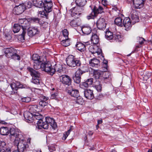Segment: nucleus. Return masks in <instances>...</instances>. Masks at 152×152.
Instances as JSON below:
<instances>
[{
	"instance_id": "f257e3e1",
	"label": "nucleus",
	"mask_w": 152,
	"mask_h": 152,
	"mask_svg": "<svg viewBox=\"0 0 152 152\" xmlns=\"http://www.w3.org/2000/svg\"><path fill=\"white\" fill-rule=\"evenodd\" d=\"M4 52L6 57L14 60H20V56L17 54L16 49L13 48H7L4 50Z\"/></svg>"
},
{
	"instance_id": "f03ea898",
	"label": "nucleus",
	"mask_w": 152,
	"mask_h": 152,
	"mask_svg": "<svg viewBox=\"0 0 152 152\" xmlns=\"http://www.w3.org/2000/svg\"><path fill=\"white\" fill-rule=\"evenodd\" d=\"M27 69L32 77V83L36 84H39L40 73L31 68L29 67Z\"/></svg>"
},
{
	"instance_id": "7ed1b4c3",
	"label": "nucleus",
	"mask_w": 152,
	"mask_h": 152,
	"mask_svg": "<svg viewBox=\"0 0 152 152\" xmlns=\"http://www.w3.org/2000/svg\"><path fill=\"white\" fill-rule=\"evenodd\" d=\"M66 62L68 65L71 67L79 66L81 64L80 61L72 55L68 56L66 59Z\"/></svg>"
},
{
	"instance_id": "20e7f679",
	"label": "nucleus",
	"mask_w": 152,
	"mask_h": 152,
	"mask_svg": "<svg viewBox=\"0 0 152 152\" xmlns=\"http://www.w3.org/2000/svg\"><path fill=\"white\" fill-rule=\"evenodd\" d=\"M34 119L39 120L37 124V127L39 129L43 128L45 129H48V125L46 123H44L42 120L43 117L42 115H34Z\"/></svg>"
},
{
	"instance_id": "39448f33",
	"label": "nucleus",
	"mask_w": 152,
	"mask_h": 152,
	"mask_svg": "<svg viewBox=\"0 0 152 152\" xmlns=\"http://www.w3.org/2000/svg\"><path fill=\"white\" fill-rule=\"evenodd\" d=\"M32 59L34 62L33 67L36 69H40V64L42 63L43 59L37 54H33L32 57Z\"/></svg>"
},
{
	"instance_id": "423d86ee",
	"label": "nucleus",
	"mask_w": 152,
	"mask_h": 152,
	"mask_svg": "<svg viewBox=\"0 0 152 152\" xmlns=\"http://www.w3.org/2000/svg\"><path fill=\"white\" fill-rule=\"evenodd\" d=\"M40 68L42 71H44L48 73L51 75H52V70L53 69L52 67V65L49 62H47L43 63L42 62L40 64Z\"/></svg>"
},
{
	"instance_id": "0eeeda50",
	"label": "nucleus",
	"mask_w": 152,
	"mask_h": 152,
	"mask_svg": "<svg viewBox=\"0 0 152 152\" xmlns=\"http://www.w3.org/2000/svg\"><path fill=\"white\" fill-rule=\"evenodd\" d=\"M60 81L65 85L68 86L71 85L72 79L67 75H63L60 77Z\"/></svg>"
},
{
	"instance_id": "6e6552de",
	"label": "nucleus",
	"mask_w": 152,
	"mask_h": 152,
	"mask_svg": "<svg viewBox=\"0 0 152 152\" xmlns=\"http://www.w3.org/2000/svg\"><path fill=\"white\" fill-rule=\"evenodd\" d=\"M43 6L45 11L50 12L52 11L53 3L51 0H44Z\"/></svg>"
},
{
	"instance_id": "1a4fd4ad",
	"label": "nucleus",
	"mask_w": 152,
	"mask_h": 152,
	"mask_svg": "<svg viewBox=\"0 0 152 152\" xmlns=\"http://www.w3.org/2000/svg\"><path fill=\"white\" fill-rule=\"evenodd\" d=\"M15 144L17 146L20 152H23L28 146L25 141H19Z\"/></svg>"
},
{
	"instance_id": "9d476101",
	"label": "nucleus",
	"mask_w": 152,
	"mask_h": 152,
	"mask_svg": "<svg viewBox=\"0 0 152 152\" xmlns=\"http://www.w3.org/2000/svg\"><path fill=\"white\" fill-rule=\"evenodd\" d=\"M45 119V122H44V123H47L48 125V128L49 125H50L52 128L54 129H55L57 127L56 124L53 118L47 117H46Z\"/></svg>"
},
{
	"instance_id": "9b49d317",
	"label": "nucleus",
	"mask_w": 152,
	"mask_h": 152,
	"mask_svg": "<svg viewBox=\"0 0 152 152\" xmlns=\"http://www.w3.org/2000/svg\"><path fill=\"white\" fill-rule=\"evenodd\" d=\"M86 71H83L80 69H78L75 72V76L73 77V79L75 83L78 84L80 82L81 75L83 72Z\"/></svg>"
},
{
	"instance_id": "f8f14e48",
	"label": "nucleus",
	"mask_w": 152,
	"mask_h": 152,
	"mask_svg": "<svg viewBox=\"0 0 152 152\" xmlns=\"http://www.w3.org/2000/svg\"><path fill=\"white\" fill-rule=\"evenodd\" d=\"M97 27L99 29L103 30L105 28L106 24L105 20L103 18H100L96 22Z\"/></svg>"
},
{
	"instance_id": "ddd939ff",
	"label": "nucleus",
	"mask_w": 152,
	"mask_h": 152,
	"mask_svg": "<svg viewBox=\"0 0 152 152\" xmlns=\"http://www.w3.org/2000/svg\"><path fill=\"white\" fill-rule=\"evenodd\" d=\"M66 91L69 95L75 98L79 96V92L77 90L67 88H66Z\"/></svg>"
},
{
	"instance_id": "4468645a",
	"label": "nucleus",
	"mask_w": 152,
	"mask_h": 152,
	"mask_svg": "<svg viewBox=\"0 0 152 152\" xmlns=\"http://www.w3.org/2000/svg\"><path fill=\"white\" fill-rule=\"evenodd\" d=\"M135 8L140 9L142 8L146 0H131Z\"/></svg>"
},
{
	"instance_id": "2eb2a0df",
	"label": "nucleus",
	"mask_w": 152,
	"mask_h": 152,
	"mask_svg": "<svg viewBox=\"0 0 152 152\" xmlns=\"http://www.w3.org/2000/svg\"><path fill=\"white\" fill-rule=\"evenodd\" d=\"M52 71L51 72L52 75L54 74L56 71L59 73H61L63 72V67L59 63L57 62L55 64L54 68H53Z\"/></svg>"
},
{
	"instance_id": "dca6fc26",
	"label": "nucleus",
	"mask_w": 152,
	"mask_h": 152,
	"mask_svg": "<svg viewBox=\"0 0 152 152\" xmlns=\"http://www.w3.org/2000/svg\"><path fill=\"white\" fill-rule=\"evenodd\" d=\"M123 26L125 28L126 30L128 31L132 27L130 19L129 17L125 18L123 20Z\"/></svg>"
},
{
	"instance_id": "f3484780",
	"label": "nucleus",
	"mask_w": 152,
	"mask_h": 152,
	"mask_svg": "<svg viewBox=\"0 0 152 152\" xmlns=\"http://www.w3.org/2000/svg\"><path fill=\"white\" fill-rule=\"evenodd\" d=\"M10 86L13 91H17L19 88H25L20 82L18 81L12 82Z\"/></svg>"
},
{
	"instance_id": "a211bd4d",
	"label": "nucleus",
	"mask_w": 152,
	"mask_h": 152,
	"mask_svg": "<svg viewBox=\"0 0 152 152\" xmlns=\"http://www.w3.org/2000/svg\"><path fill=\"white\" fill-rule=\"evenodd\" d=\"M24 7L21 5L16 6L13 9L14 13L16 15L21 14L24 11Z\"/></svg>"
},
{
	"instance_id": "6ab92c4d",
	"label": "nucleus",
	"mask_w": 152,
	"mask_h": 152,
	"mask_svg": "<svg viewBox=\"0 0 152 152\" xmlns=\"http://www.w3.org/2000/svg\"><path fill=\"white\" fill-rule=\"evenodd\" d=\"M39 31L37 27L30 28L28 32L29 36L31 37L34 36L39 33Z\"/></svg>"
},
{
	"instance_id": "aec40b11",
	"label": "nucleus",
	"mask_w": 152,
	"mask_h": 152,
	"mask_svg": "<svg viewBox=\"0 0 152 152\" xmlns=\"http://www.w3.org/2000/svg\"><path fill=\"white\" fill-rule=\"evenodd\" d=\"M85 97L88 99H92L94 98L93 91L90 89H87L84 91Z\"/></svg>"
},
{
	"instance_id": "412c9836",
	"label": "nucleus",
	"mask_w": 152,
	"mask_h": 152,
	"mask_svg": "<svg viewBox=\"0 0 152 152\" xmlns=\"http://www.w3.org/2000/svg\"><path fill=\"white\" fill-rule=\"evenodd\" d=\"M22 29V33L19 35L18 37V39L20 41H23L25 40V35L26 34V28L24 26H21Z\"/></svg>"
},
{
	"instance_id": "4be33fe9",
	"label": "nucleus",
	"mask_w": 152,
	"mask_h": 152,
	"mask_svg": "<svg viewBox=\"0 0 152 152\" xmlns=\"http://www.w3.org/2000/svg\"><path fill=\"white\" fill-rule=\"evenodd\" d=\"M24 119L28 123L32 122L34 120L33 115H23Z\"/></svg>"
},
{
	"instance_id": "5701e85b",
	"label": "nucleus",
	"mask_w": 152,
	"mask_h": 152,
	"mask_svg": "<svg viewBox=\"0 0 152 152\" xmlns=\"http://www.w3.org/2000/svg\"><path fill=\"white\" fill-rule=\"evenodd\" d=\"M41 111V110H38V106L36 105L32 106L30 108L29 113L30 114H33L34 113L39 114Z\"/></svg>"
},
{
	"instance_id": "b1692460",
	"label": "nucleus",
	"mask_w": 152,
	"mask_h": 152,
	"mask_svg": "<svg viewBox=\"0 0 152 152\" xmlns=\"http://www.w3.org/2000/svg\"><path fill=\"white\" fill-rule=\"evenodd\" d=\"M89 64L92 67H98L99 63V60L95 58H94L90 60Z\"/></svg>"
},
{
	"instance_id": "393cba45",
	"label": "nucleus",
	"mask_w": 152,
	"mask_h": 152,
	"mask_svg": "<svg viewBox=\"0 0 152 152\" xmlns=\"http://www.w3.org/2000/svg\"><path fill=\"white\" fill-rule=\"evenodd\" d=\"M81 30L83 34H88L91 33V28L89 26H84L82 28Z\"/></svg>"
},
{
	"instance_id": "a878e982",
	"label": "nucleus",
	"mask_w": 152,
	"mask_h": 152,
	"mask_svg": "<svg viewBox=\"0 0 152 152\" xmlns=\"http://www.w3.org/2000/svg\"><path fill=\"white\" fill-rule=\"evenodd\" d=\"M93 12L95 13L96 16L99 13H101L104 12V9L101 6H99L98 8L94 6L93 10Z\"/></svg>"
},
{
	"instance_id": "bb28decb",
	"label": "nucleus",
	"mask_w": 152,
	"mask_h": 152,
	"mask_svg": "<svg viewBox=\"0 0 152 152\" xmlns=\"http://www.w3.org/2000/svg\"><path fill=\"white\" fill-rule=\"evenodd\" d=\"M33 5L38 7L40 8L43 7V2L42 0H32Z\"/></svg>"
},
{
	"instance_id": "cd10ccee",
	"label": "nucleus",
	"mask_w": 152,
	"mask_h": 152,
	"mask_svg": "<svg viewBox=\"0 0 152 152\" xmlns=\"http://www.w3.org/2000/svg\"><path fill=\"white\" fill-rule=\"evenodd\" d=\"M77 49L80 52L84 51L86 50V45L81 42H78L76 45Z\"/></svg>"
},
{
	"instance_id": "c85d7f7f",
	"label": "nucleus",
	"mask_w": 152,
	"mask_h": 152,
	"mask_svg": "<svg viewBox=\"0 0 152 152\" xmlns=\"http://www.w3.org/2000/svg\"><path fill=\"white\" fill-rule=\"evenodd\" d=\"M99 41V39L97 35L96 34H93L91 39V42L96 45L98 43Z\"/></svg>"
},
{
	"instance_id": "c756f323",
	"label": "nucleus",
	"mask_w": 152,
	"mask_h": 152,
	"mask_svg": "<svg viewBox=\"0 0 152 152\" xmlns=\"http://www.w3.org/2000/svg\"><path fill=\"white\" fill-rule=\"evenodd\" d=\"M0 133L2 135H5L9 133V129L7 127H1L0 129Z\"/></svg>"
},
{
	"instance_id": "7c9ffc66",
	"label": "nucleus",
	"mask_w": 152,
	"mask_h": 152,
	"mask_svg": "<svg viewBox=\"0 0 152 152\" xmlns=\"http://www.w3.org/2000/svg\"><path fill=\"white\" fill-rule=\"evenodd\" d=\"M115 23L118 26H122L123 25V20L120 17H117L115 20Z\"/></svg>"
},
{
	"instance_id": "2f4dec72",
	"label": "nucleus",
	"mask_w": 152,
	"mask_h": 152,
	"mask_svg": "<svg viewBox=\"0 0 152 152\" xmlns=\"http://www.w3.org/2000/svg\"><path fill=\"white\" fill-rule=\"evenodd\" d=\"M103 77H102V80L105 83L110 81L111 78L109 77L110 73L108 72H105L103 74Z\"/></svg>"
},
{
	"instance_id": "473e14b6",
	"label": "nucleus",
	"mask_w": 152,
	"mask_h": 152,
	"mask_svg": "<svg viewBox=\"0 0 152 152\" xmlns=\"http://www.w3.org/2000/svg\"><path fill=\"white\" fill-rule=\"evenodd\" d=\"M61 44L64 47H67L70 45V39L69 38H65L61 41Z\"/></svg>"
},
{
	"instance_id": "72a5a7b5",
	"label": "nucleus",
	"mask_w": 152,
	"mask_h": 152,
	"mask_svg": "<svg viewBox=\"0 0 152 152\" xmlns=\"http://www.w3.org/2000/svg\"><path fill=\"white\" fill-rule=\"evenodd\" d=\"M101 72L98 70H94L93 72L94 77L96 79L99 78L101 75Z\"/></svg>"
},
{
	"instance_id": "f704fd0d",
	"label": "nucleus",
	"mask_w": 152,
	"mask_h": 152,
	"mask_svg": "<svg viewBox=\"0 0 152 152\" xmlns=\"http://www.w3.org/2000/svg\"><path fill=\"white\" fill-rule=\"evenodd\" d=\"M9 133H10L11 137H15L17 136L18 132L15 129L13 128H10L9 129Z\"/></svg>"
},
{
	"instance_id": "c9c22d12",
	"label": "nucleus",
	"mask_w": 152,
	"mask_h": 152,
	"mask_svg": "<svg viewBox=\"0 0 152 152\" xmlns=\"http://www.w3.org/2000/svg\"><path fill=\"white\" fill-rule=\"evenodd\" d=\"M98 47L95 45H91L89 48V50L93 54L96 53V50H97Z\"/></svg>"
},
{
	"instance_id": "e433bc0d",
	"label": "nucleus",
	"mask_w": 152,
	"mask_h": 152,
	"mask_svg": "<svg viewBox=\"0 0 152 152\" xmlns=\"http://www.w3.org/2000/svg\"><path fill=\"white\" fill-rule=\"evenodd\" d=\"M15 143L19 142L18 141H23V135L21 134H19L17 133V136L15 137Z\"/></svg>"
},
{
	"instance_id": "4c0bfd02",
	"label": "nucleus",
	"mask_w": 152,
	"mask_h": 152,
	"mask_svg": "<svg viewBox=\"0 0 152 152\" xmlns=\"http://www.w3.org/2000/svg\"><path fill=\"white\" fill-rule=\"evenodd\" d=\"M105 36L106 38L108 40L112 39L113 38V33L108 31H106Z\"/></svg>"
},
{
	"instance_id": "58836bf2",
	"label": "nucleus",
	"mask_w": 152,
	"mask_h": 152,
	"mask_svg": "<svg viewBox=\"0 0 152 152\" xmlns=\"http://www.w3.org/2000/svg\"><path fill=\"white\" fill-rule=\"evenodd\" d=\"M48 12H45V11H40L39 12L38 16L40 17L48 18Z\"/></svg>"
},
{
	"instance_id": "ea45409f",
	"label": "nucleus",
	"mask_w": 152,
	"mask_h": 152,
	"mask_svg": "<svg viewBox=\"0 0 152 152\" xmlns=\"http://www.w3.org/2000/svg\"><path fill=\"white\" fill-rule=\"evenodd\" d=\"M21 28L20 26L18 24H15L13 26V31L14 33H16L19 31Z\"/></svg>"
},
{
	"instance_id": "a19ab883",
	"label": "nucleus",
	"mask_w": 152,
	"mask_h": 152,
	"mask_svg": "<svg viewBox=\"0 0 152 152\" xmlns=\"http://www.w3.org/2000/svg\"><path fill=\"white\" fill-rule=\"evenodd\" d=\"M79 20L78 18L72 20L70 22V25L73 27H76L78 25Z\"/></svg>"
},
{
	"instance_id": "79ce46f5",
	"label": "nucleus",
	"mask_w": 152,
	"mask_h": 152,
	"mask_svg": "<svg viewBox=\"0 0 152 152\" xmlns=\"http://www.w3.org/2000/svg\"><path fill=\"white\" fill-rule=\"evenodd\" d=\"M76 4L79 6H84L86 3V0H76Z\"/></svg>"
},
{
	"instance_id": "37998d69",
	"label": "nucleus",
	"mask_w": 152,
	"mask_h": 152,
	"mask_svg": "<svg viewBox=\"0 0 152 152\" xmlns=\"http://www.w3.org/2000/svg\"><path fill=\"white\" fill-rule=\"evenodd\" d=\"M76 98V99L75 100V101L77 104H83L84 103V101L81 97L79 96Z\"/></svg>"
},
{
	"instance_id": "c03bdc74",
	"label": "nucleus",
	"mask_w": 152,
	"mask_h": 152,
	"mask_svg": "<svg viewBox=\"0 0 152 152\" xmlns=\"http://www.w3.org/2000/svg\"><path fill=\"white\" fill-rule=\"evenodd\" d=\"M71 127L70 129H69L67 132H65L64 133L63 137H62V139L64 140H65L68 135L70 133L71 130V127Z\"/></svg>"
},
{
	"instance_id": "a18cd8bd",
	"label": "nucleus",
	"mask_w": 152,
	"mask_h": 152,
	"mask_svg": "<svg viewBox=\"0 0 152 152\" xmlns=\"http://www.w3.org/2000/svg\"><path fill=\"white\" fill-rule=\"evenodd\" d=\"M75 9V8H74V9L73 8L72 9H71V14L72 16H75V17H77V18L78 16L80 14V13L74 12V10Z\"/></svg>"
},
{
	"instance_id": "49530a36",
	"label": "nucleus",
	"mask_w": 152,
	"mask_h": 152,
	"mask_svg": "<svg viewBox=\"0 0 152 152\" xmlns=\"http://www.w3.org/2000/svg\"><path fill=\"white\" fill-rule=\"evenodd\" d=\"M113 39L115 40L116 42H119L121 40V35L118 34H116L113 36Z\"/></svg>"
},
{
	"instance_id": "de8ad7c7",
	"label": "nucleus",
	"mask_w": 152,
	"mask_h": 152,
	"mask_svg": "<svg viewBox=\"0 0 152 152\" xmlns=\"http://www.w3.org/2000/svg\"><path fill=\"white\" fill-rule=\"evenodd\" d=\"M39 104L41 107H44L45 106L47 105L48 104V103L46 101L41 100L39 102Z\"/></svg>"
},
{
	"instance_id": "09e8293b",
	"label": "nucleus",
	"mask_w": 152,
	"mask_h": 152,
	"mask_svg": "<svg viewBox=\"0 0 152 152\" xmlns=\"http://www.w3.org/2000/svg\"><path fill=\"white\" fill-rule=\"evenodd\" d=\"M21 100L23 102H28L31 101V99L29 97H24L21 98Z\"/></svg>"
},
{
	"instance_id": "8fccbe9b",
	"label": "nucleus",
	"mask_w": 152,
	"mask_h": 152,
	"mask_svg": "<svg viewBox=\"0 0 152 152\" xmlns=\"http://www.w3.org/2000/svg\"><path fill=\"white\" fill-rule=\"evenodd\" d=\"M62 34L65 38H68L69 32L66 29H64L62 31Z\"/></svg>"
},
{
	"instance_id": "3c124183",
	"label": "nucleus",
	"mask_w": 152,
	"mask_h": 152,
	"mask_svg": "<svg viewBox=\"0 0 152 152\" xmlns=\"http://www.w3.org/2000/svg\"><path fill=\"white\" fill-rule=\"evenodd\" d=\"M96 15L95 14V13L93 11L91 14L87 16V18L88 20H89L94 18V17Z\"/></svg>"
},
{
	"instance_id": "603ef678",
	"label": "nucleus",
	"mask_w": 152,
	"mask_h": 152,
	"mask_svg": "<svg viewBox=\"0 0 152 152\" xmlns=\"http://www.w3.org/2000/svg\"><path fill=\"white\" fill-rule=\"evenodd\" d=\"M137 42L141 45L143 44L144 41H145V40L143 38L139 37H137Z\"/></svg>"
},
{
	"instance_id": "864d4df0",
	"label": "nucleus",
	"mask_w": 152,
	"mask_h": 152,
	"mask_svg": "<svg viewBox=\"0 0 152 152\" xmlns=\"http://www.w3.org/2000/svg\"><path fill=\"white\" fill-rule=\"evenodd\" d=\"M95 87L98 91L99 92L102 91V87L100 84L95 85Z\"/></svg>"
},
{
	"instance_id": "5fc2aeb1",
	"label": "nucleus",
	"mask_w": 152,
	"mask_h": 152,
	"mask_svg": "<svg viewBox=\"0 0 152 152\" xmlns=\"http://www.w3.org/2000/svg\"><path fill=\"white\" fill-rule=\"evenodd\" d=\"M88 85L90 86H91L93 83V79L92 78H90V79H87V80L86 81Z\"/></svg>"
},
{
	"instance_id": "6e6d98bb",
	"label": "nucleus",
	"mask_w": 152,
	"mask_h": 152,
	"mask_svg": "<svg viewBox=\"0 0 152 152\" xmlns=\"http://www.w3.org/2000/svg\"><path fill=\"white\" fill-rule=\"evenodd\" d=\"M31 20L32 21L36 23H39L40 19L37 18H31Z\"/></svg>"
},
{
	"instance_id": "4d7b16f0",
	"label": "nucleus",
	"mask_w": 152,
	"mask_h": 152,
	"mask_svg": "<svg viewBox=\"0 0 152 152\" xmlns=\"http://www.w3.org/2000/svg\"><path fill=\"white\" fill-rule=\"evenodd\" d=\"M96 53H97L98 55H100L102 54V49L98 47L97 50H96Z\"/></svg>"
},
{
	"instance_id": "13d9d810",
	"label": "nucleus",
	"mask_w": 152,
	"mask_h": 152,
	"mask_svg": "<svg viewBox=\"0 0 152 152\" xmlns=\"http://www.w3.org/2000/svg\"><path fill=\"white\" fill-rule=\"evenodd\" d=\"M27 7L28 8H30L32 6V5L33 4V3H32L31 1H28L27 2V3L26 4Z\"/></svg>"
},
{
	"instance_id": "bf43d9fd",
	"label": "nucleus",
	"mask_w": 152,
	"mask_h": 152,
	"mask_svg": "<svg viewBox=\"0 0 152 152\" xmlns=\"http://www.w3.org/2000/svg\"><path fill=\"white\" fill-rule=\"evenodd\" d=\"M58 94L56 93H54L51 94V98L52 99H54L57 96Z\"/></svg>"
},
{
	"instance_id": "052dcab7",
	"label": "nucleus",
	"mask_w": 152,
	"mask_h": 152,
	"mask_svg": "<svg viewBox=\"0 0 152 152\" xmlns=\"http://www.w3.org/2000/svg\"><path fill=\"white\" fill-rule=\"evenodd\" d=\"M82 85L85 88H87L89 86L86 81L83 83L82 84Z\"/></svg>"
},
{
	"instance_id": "680f3d73",
	"label": "nucleus",
	"mask_w": 152,
	"mask_h": 152,
	"mask_svg": "<svg viewBox=\"0 0 152 152\" xmlns=\"http://www.w3.org/2000/svg\"><path fill=\"white\" fill-rule=\"evenodd\" d=\"M25 21H26V20L24 19H19L18 22L19 23L22 24Z\"/></svg>"
},
{
	"instance_id": "e2e57ef3",
	"label": "nucleus",
	"mask_w": 152,
	"mask_h": 152,
	"mask_svg": "<svg viewBox=\"0 0 152 152\" xmlns=\"http://www.w3.org/2000/svg\"><path fill=\"white\" fill-rule=\"evenodd\" d=\"M102 2L104 7H105L107 5V1L106 0H102Z\"/></svg>"
},
{
	"instance_id": "0e129e2a",
	"label": "nucleus",
	"mask_w": 152,
	"mask_h": 152,
	"mask_svg": "<svg viewBox=\"0 0 152 152\" xmlns=\"http://www.w3.org/2000/svg\"><path fill=\"white\" fill-rule=\"evenodd\" d=\"M5 38L7 40L9 41L11 39V37L10 35H6Z\"/></svg>"
},
{
	"instance_id": "69168bd1",
	"label": "nucleus",
	"mask_w": 152,
	"mask_h": 152,
	"mask_svg": "<svg viewBox=\"0 0 152 152\" xmlns=\"http://www.w3.org/2000/svg\"><path fill=\"white\" fill-rule=\"evenodd\" d=\"M42 100H43V101H46L47 100H48V98L45 96H43L42 97Z\"/></svg>"
},
{
	"instance_id": "338daca9",
	"label": "nucleus",
	"mask_w": 152,
	"mask_h": 152,
	"mask_svg": "<svg viewBox=\"0 0 152 152\" xmlns=\"http://www.w3.org/2000/svg\"><path fill=\"white\" fill-rule=\"evenodd\" d=\"M102 119H100V120H99L98 121H97V123L98 124H101L102 123Z\"/></svg>"
},
{
	"instance_id": "774afa93",
	"label": "nucleus",
	"mask_w": 152,
	"mask_h": 152,
	"mask_svg": "<svg viewBox=\"0 0 152 152\" xmlns=\"http://www.w3.org/2000/svg\"><path fill=\"white\" fill-rule=\"evenodd\" d=\"M1 145L3 147H4V146L5 145V143L4 141L1 142Z\"/></svg>"
}]
</instances>
